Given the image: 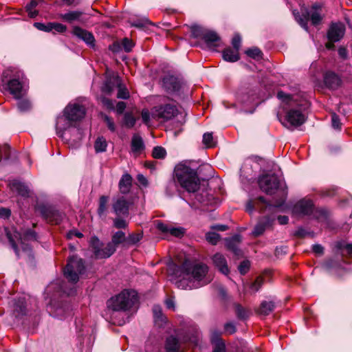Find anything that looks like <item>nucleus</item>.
Masks as SVG:
<instances>
[{
	"label": "nucleus",
	"instance_id": "f257e3e1",
	"mask_svg": "<svg viewBox=\"0 0 352 352\" xmlns=\"http://www.w3.org/2000/svg\"><path fill=\"white\" fill-rule=\"evenodd\" d=\"M174 267L173 274L175 275H177L179 272L188 277L189 283L192 285H187V286L190 289L208 283V282L203 280L208 271V267L205 264L199 263L192 265L188 259H185L179 266L174 265Z\"/></svg>",
	"mask_w": 352,
	"mask_h": 352
},
{
	"label": "nucleus",
	"instance_id": "f03ea898",
	"mask_svg": "<svg viewBox=\"0 0 352 352\" xmlns=\"http://www.w3.org/2000/svg\"><path fill=\"white\" fill-rule=\"evenodd\" d=\"M173 176L176 182L188 192H195L200 188V179L195 169L184 164L175 166Z\"/></svg>",
	"mask_w": 352,
	"mask_h": 352
},
{
	"label": "nucleus",
	"instance_id": "7ed1b4c3",
	"mask_svg": "<svg viewBox=\"0 0 352 352\" xmlns=\"http://www.w3.org/2000/svg\"><path fill=\"white\" fill-rule=\"evenodd\" d=\"M138 301V297L135 291L124 289L109 298L107 301V307L115 312L126 311L130 310Z\"/></svg>",
	"mask_w": 352,
	"mask_h": 352
},
{
	"label": "nucleus",
	"instance_id": "20e7f679",
	"mask_svg": "<svg viewBox=\"0 0 352 352\" xmlns=\"http://www.w3.org/2000/svg\"><path fill=\"white\" fill-rule=\"evenodd\" d=\"M86 272L85 261L76 254L69 256L67 264L63 268L64 277L68 282L76 284L78 282L80 276Z\"/></svg>",
	"mask_w": 352,
	"mask_h": 352
},
{
	"label": "nucleus",
	"instance_id": "39448f33",
	"mask_svg": "<svg viewBox=\"0 0 352 352\" xmlns=\"http://www.w3.org/2000/svg\"><path fill=\"white\" fill-rule=\"evenodd\" d=\"M71 309V305L65 291H63V294L58 298H52L46 306V310L49 314L59 319L65 318L70 313Z\"/></svg>",
	"mask_w": 352,
	"mask_h": 352
},
{
	"label": "nucleus",
	"instance_id": "423d86ee",
	"mask_svg": "<svg viewBox=\"0 0 352 352\" xmlns=\"http://www.w3.org/2000/svg\"><path fill=\"white\" fill-rule=\"evenodd\" d=\"M287 192L285 190L281 191V195L278 199L274 200V203L272 204L267 201L263 196H259L254 201L249 200L246 204V210L250 213L252 212L256 206L259 209V212L263 213L266 209L271 210L273 208H278L283 206L287 199Z\"/></svg>",
	"mask_w": 352,
	"mask_h": 352
},
{
	"label": "nucleus",
	"instance_id": "0eeeda50",
	"mask_svg": "<svg viewBox=\"0 0 352 352\" xmlns=\"http://www.w3.org/2000/svg\"><path fill=\"white\" fill-rule=\"evenodd\" d=\"M302 106L309 107V104L305 101L304 104H298L297 108H291L287 111L285 115L287 124L283 123V126L290 131H294V128L299 127L306 122L307 117L302 113L305 107L302 108Z\"/></svg>",
	"mask_w": 352,
	"mask_h": 352
},
{
	"label": "nucleus",
	"instance_id": "6e6552de",
	"mask_svg": "<svg viewBox=\"0 0 352 352\" xmlns=\"http://www.w3.org/2000/svg\"><path fill=\"white\" fill-rule=\"evenodd\" d=\"M36 210L39 212L43 219L51 224H60L64 217V213L53 206L41 204L36 206Z\"/></svg>",
	"mask_w": 352,
	"mask_h": 352
},
{
	"label": "nucleus",
	"instance_id": "1a4fd4ad",
	"mask_svg": "<svg viewBox=\"0 0 352 352\" xmlns=\"http://www.w3.org/2000/svg\"><path fill=\"white\" fill-rule=\"evenodd\" d=\"M258 184L261 190L267 195H274L280 188V179L275 173H266L259 176Z\"/></svg>",
	"mask_w": 352,
	"mask_h": 352
},
{
	"label": "nucleus",
	"instance_id": "9d476101",
	"mask_svg": "<svg viewBox=\"0 0 352 352\" xmlns=\"http://www.w3.org/2000/svg\"><path fill=\"white\" fill-rule=\"evenodd\" d=\"M63 114L69 122V126H72V122L80 121L85 117L86 110L83 105L79 104H68L64 109Z\"/></svg>",
	"mask_w": 352,
	"mask_h": 352
},
{
	"label": "nucleus",
	"instance_id": "9b49d317",
	"mask_svg": "<svg viewBox=\"0 0 352 352\" xmlns=\"http://www.w3.org/2000/svg\"><path fill=\"white\" fill-rule=\"evenodd\" d=\"M183 85L182 79L172 74L165 75L162 78V87L169 94H178Z\"/></svg>",
	"mask_w": 352,
	"mask_h": 352
},
{
	"label": "nucleus",
	"instance_id": "f8f14e48",
	"mask_svg": "<svg viewBox=\"0 0 352 352\" xmlns=\"http://www.w3.org/2000/svg\"><path fill=\"white\" fill-rule=\"evenodd\" d=\"M348 261H344L339 256L334 257H330L326 258L321 264L322 267L329 274L333 273V274L338 277L341 278L342 275L340 273V271L344 270V263H348Z\"/></svg>",
	"mask_w": 352,
	"mask_h": 352
},
{
	"label": "nucleus",
	"instance_id": "ddd939ff",
	"mask_svg": "<svg viewBox=\"0 0 352 352\" xmlns=\"http://www.w3.org/2000/svg\"><path fill=\"white\" fill-rule=\"evenodd\" d=\"M177 113L178 109L175 105L166 104L155 107L153 116L163 121H168L176 116Z\"/></svg>",
	"mask_w": 352,
	"mask_h": 352
},
{
	"label": "nucleus",
	"instance_id": "4468645a",
	"mask_svg": "<svg viewBox=\"0 0 352 352\" xmlns=\"http://www.w3.org/2000/svg\"><path fill=\"white\" fill-rule=\"evenodd\" d=\"M242 241V236L239 234H235L231 237L225 239V246L226 249L232 252L236 259L243 257V252L239 246Z\"/></svg>",
	"mask_w": 352,
	"mask_h": 352
},
{
	"label": "nucleus",
	"instance_id": "2eb2a0df",
	"mask_svg": "<svg viewBox=\"0 0 352 352\" xmlns=\"http://www.w3.org/2000/svg\"><path fill=\"white\" fill-rule=\"evenodd\" d=\"M346 28L341 22L331 23L327 30V37L329 41L339 42L344 36Z\"/></svg>",
	"mask_w": 352,
	"mask_h": 352
},
{
	"label": "nucleus",
	"instance_id": "dca6fc26",
	"mask_svg": "<svg viewBox=\"0 0 352 352\" xmlns=\"http://www.w3.org/2000/svg\"><path fill=\"white\" fill-rule=\"evenodd\" d=\"M274 221V218L270 215H265L261 217L258 223L254 226L252 235L254 237H258L261 236L265 230L272 226Z\"/></svg>",
	"mask_w": 352,
	"mask_h": 352
},
{
	"label": "nucleus",
	"instance_id": "f3484780",
	"mask_svg": "<svg viewBox=\"0 0 352 352\" xmlns=\"http://www.w3.org/2000/svg\"><path fill=\"white\" fill-rule=\"evenodd\" d=\"M72 33L75 36L83 41L90 47L94 48L95 47L96 40L94 34L91 32L79 26H74Z\"/></svg>",
	"mask_w": 352,
	"mask_h": 352
},
{
	"label": "nucleus",
	"instance_id": "a211bd4d",
	"mask_svg": "<svg viewBox=\"0 0 352 352\" xmlns=\"http://www.w3.org/2000/svg\"><path fill=\"white\" fill-rule=\"evenodd\" d=\"M323 82L326 88L336 90L342 85V80L334 72L328 71L323 75Z\"/></svg>",
	"mask_w": 352,
	"mask_h": 352
},
{
	"label": "nucleus",
	"instance_id": "6ab92c4d",
	"mask_svg": "<svg viewBox=\"0 0 352 352\" xmlns=\"http://www.w3.org/2000/svg\"><path fill=\"white\" fill-rule=\"evenodd\" d=\"M12 314L21 318L27 314V303L25 297L20 296L12 300Z\"/></svg>",
	"mask_w": 352,
	"mask_h": 352
},
{
	"label": "nucleus",
	"instance_id": "aec40b11",
	"mask_svg": "<svg viewBox=\"0 0 352 352\" xmlns=\"http://www.w3.org/2000/svg\"><path fill=\"white\" fill-rule=\"evenodd\" d=\"M130 201L126 200L124 197H120L113 204L112 208L118 217L121 215L127 217L129 214Z\"/></svg>",
	"mask_w": 352,
	"mask_h": 352
},
{
	"label": "nucleus",
	"instance_id": "412c9836",
	"mask_svg": "<svg viewBox=\"0 0 352 352\" xmlns=\"http://www.w3.org/2000/svg\"><path fill=\"white\" fill-rule=\"evenodd\" d=\"M314 210V205L311 200L301 199L293 208V212L297 214L310 215Z\"/></svg>",
	"mask_w": 352,
	"mask_h": 352
},
{
	"label": "nucleus",
	"instance_id": "4be33fe9",
	"mask_svg": "<svg viewBox=\"0 0 352 352\" xmlns=\"http://www.w3.org/2000/svg\"><path fill=\"white\" fill-rule=\"evenodd\" d=\"M335 255L339 256L344 261L352 258V243L345 244L342 241H337L335 244Z\"/></svg>",
	"mask_w": 352,
	"mask_h": 352
},
{
	"label": "nucleus",
	"instance_id": "5701e85b",
	"mask_svg": "<svg viewBox=\"0 0 352 352\" xmlns=\"http://www.w3.org/2000/svg\"><path fill=\"white\" fill-rule=\"evenodd\" d=\"M256 94L254 90H240L237 93L236 100L244 107L252 104L256 99Z\"/></svg>",
	"mask_w": 352,
	"mask_h": 352
},
{
	"label": "nucleus",
	"instance_id": "b1692460",
	"mask_svg": "<svg viewBox=\"0 0 352 352\" xmlns=\"http://www.w3.org/2000/svg\"><path fill=\"white\" fill-rule=\"evenodd\" d=\"M212 260L215 267L223 274L228 275L230 269L225 256L221 253L214 254Z\"/></svg>",
	"mask_w": 352,
	"mask_h": 352
},
{
	"label": "nucleus",
	"instance_id": "393cba45",
	"mask_svg": "<svg viewBox=\"0 0 352 352\" xmlns=\"http://www.w3.org/2000/svg\"><path fill=\"white\" fill-rule=\"evenodd\" d=\"M202 41L208 47H217L219 46L221 37L215 31L207 29Z\"/></svg>",
	"mask_w": 352,
	"mask_h": 352
},
{
	"label": "nucleus",
	"instance_id": "a878e982",
	"mask_svg": "<svg viewBox=\"0 0 352 352\" xmlns=\"http://www.w3.org/2000/svg\"><path fill=\"white\" fill-rule=\"evenodd\" d=\"M133 177L127 173L123 174L119 181L118 188L121 194L126 195L131 191Z\"/></svg>",
	"mask_w": 352,
	"mask_h": 352
},
{
	"label": "nucleus",
	"instance_id": "bb28decb",
	"mask_svg": "<svg viewBox=\"0 0 352 352\" xmlns=\"http://www.w3.org/2000/svg\"><path fill=\"white\" fill-rule=\"evenodd\" d=\"M10 93L16 99H21L23 96V85L19 79L13 78L8 83Z\"/></svg>",
	"mask_w": 352,
	"mask_h": 352
},
{
	"label": "nucleus",
	"instance_id": "cd10ccee",
	"mask_svg": "<svg viewBox=\"0 0 352 352\" xmlns=\"http://www.w3.org/2000/svg\"><path fill=\"white\" fill-rule=\"evenodd\" d=\"M164 349L166 352H179L180 342L179 338L173 335L168 336L165 340Z\"/></svg>",
	"mask_w": 352,
	"mask_h": 352
},
{
	"label": "nucleus",
	"instance_id": "c85d7f7f",
	"mask_svg": "<svg viewBox=\"0 0 352 352\" xmlns=\"http://www.w3.org/2000/svg\"><path fill=\"white\" fill-rule=\"evenodd\" d=\"M10 186L13 190H15L20 196L23 197H30V189L25 183L17 179H14L10 183Z\"/></svg>",
	"mask_w": 352,
	"mask_h": 352
},
{
	"label": "nucleus",
	"instance_id": "c756f323",
	"mask_svg": "<svg viewBox=\"0 0 352 352\" xmlns=\"http://www.w3.org/2000/svg\"><path fill=\"white\" fill-rule=\"evenodd\" d=\"M116 251V248L115 245L109 242L104 248H101L100 250L96 252V256L94 258L96 259L107 258L113 254Z\"/></svg>",
	"mask_w": 352,
	"mask_h": 352
},
{
	"label": "nucleus",
	"instance_id": "7c9ffc66",
	"mask_svg": "<svg viewBox=\"0 0 352 352\" xmlns=\"http://www.w3.org/2000/svg\"><path fill=\"white\" fill-rule=\"evenodd\" d=\"M276 308L275 302L272 300L266 301L263 300L261 302L260 306L256 310V314L262 316H268L272 311H274Z\"/></svg>",
	"mask_w": 352,
	"mask_h": 352
},
{
	"label": "nucleus",
	"instance_id": "2f4dec72",
	"mask_svg": "<svg viewBox=\"0 0 352 352\" xmlns=\"http://www.w3.org/2000/svg\"><path fill=\"white\" fill-rule=\"evenodd\" d=\"M222 58L226 62L235 63L240 59L239 51L228 47L222 51Z\"/></svg>",
	"mask_w": 352,
	"mask_h": 352
},
{
	"label": "nucleus",
	"instance_id": "473e14b6",
	"mask_svg": "<svg viewBox=\"0 0 352 352\" xmlns=\"http://www.w3.org/2000/svg\"><path fill=\"white\" fill-rule=\"evenodd\" d=\"M131 147L133 153H140L144 150L145 145L142 137L134 134L132 137Z\"/></svg>",
	"mask_w": 352,
	"mask_h": 352
},
{
	"label": "nucleus",
	"instance_id": "72a5a7b5",
	"mask_svg": "<svg viewBox=\"0 0 352 352\" xmlns=\"http://www.w3.org/2000/svg\"><path fill=\"white\" fill-rule=\"evenodd\" d=\"M302 16L307 21L310 20L311 24L314 26L320 24L322 21V16L318 12H309V10H306L302 13Z\"/></svg>",
	"mask_w": 352,
	"mask_h": 352
},
{
	"label": "nucleus",
	"instance_id": "f704fd0d",
	"mask_svg": "<svg viewBox=\"0 0 352 352\" xmlns=\"http://www.w3.org/2000/svg\"><path fill=\"white\" fill-rule=\"evenodd\" d=\"M207 29L201 25L193 24L190 27V37L202 40Z\"/></svg>",
	"mask_w": 352,
	"mask_h": 352
},
{
	"label": "nucleus",
	"instance_id": "c9c22d12",
	"mask_svg": "<svg viewBox=\"0 0 352 352\" xmlns=\"http://www.w3.org/2000/svg\"><path fill=\"white\" fill-rule=\"evenodd\" d=\"M137 121V118L133 116L132 112H125L123 115L122 120V126L127 129L133 128Z\"/></svg>",
	"mask_w": 352,
	"mask_h": 352
},
{
	"label": "nucleus",
	"instance_id": "e433bc0d",
	"mask_svg": "<svg viewBox=\"0 0 352 352\" xmlns=\"http://www.w3.org/2000/svg\"><path fill=\"white\" fill-rule=\"evenodd\" d=\"M126 236L125 233L122 230H119L112 235L111 243H113L116 248L121 244L126 245Z\"/></svg>",
	"mask_w": 352,
	"mask_h": 352
},
{
	"label": "nucleus",
	"instance_id": "4c0bfd02",
	"mask_svg": "<svg viewBox=\"0 0 352 352\" xmlns=\"http://www.w3.org/2000/svg\"><path fill=\"white\" fill-rule=\"evenodd\" d=\"M245 54L250 58L255 60H260L263 59V53L258 47H253L247 49L245 51Z\"/></svg>",
	"mask_w": 352,
	"mask_h": 352
},
{
	"label": "nucleus",
	"instance_id": "58836bf2",
	"mask_svg": "<svg viewBox=\"0 0 352 352\" xmlns=\"http://www.w3.org/2000/svg\"><path fill=\"white\" fill-rule=\"evenodd\" d=\"M143 237V232H132L126 238V245L132 246L136 245Z\"/></svg>",
	"mask_w": 352,
	"mask_h": 352
},
{
	"label": "nucleus",
	"instance_id": "ea45409f",
	"mask_svg": "<svg viewBox=\"0 0 352 352\" xmlns=\"http://www.w3.org/2000/svg\"><path fill=\"white\" fill-rule=\"evenodd\" d=\"M109 201V197L106 195H102L99 198L98 208L97 213L99 217H102L104 216V213L107 209V203Z\"/></svg>",
	"mask_w": 352,
	"mask_h": 352
},
{
	"label": "nucleus",
	"instance_id": "a19ab883",
	"mask_svg": "<svg viewBox=\"0 0 352 352\" xmlns=\"http://www.w3.org/2000/svg\"><path fill=\"white\" fill-rule=\"evenodd\" d=\"M115 86V80H113L111 78H107L101 87V91L102 93L109 96L112 94Z\"/></svg>",
	"mask_w": 352,
	"mask_h": 352
},
{
	"label": "nucleus",
	"instance_id": "79ce46f5",
	"mask_svg": "<svg viewBox=\"0 0 352 352\" xmlns=\"http://www.w3.org/2000/svg\"><path fill=\"white\" fill-rule=\"evenodd\" d=\"M82 14V12L78 10L70 11L63 14L62 19L64 21L71 23L74 21L78 20Z\"/></svg>",
	"mask_w": 352,
	"mask_h": 352
},
{
	"label": "nucleus",
	"instance_id": "37998d69",
	"mask_svg": "<svg viewBox=\"0 0 352 352\" xmlns=\"http://www.w3.org/2000/svg\"><path fill=\"white\" fill-rule=\"evenodd\" d=\"M107 142L103 136L98 137L94 143V148L96 153H103L106 151Z\"/></svg>",
	"mask_w": 352,
	"mask_h": 352
},
{
	"label": "nucleus",
	"instance_id": "c03bdc74",
	"mask_svg": "<svg viewBox=\"0 0 352 352\" xmlns=\"http://www.w3.org/2000/svg\"><path fill=\"white\" fill-rule=\"evenodd\" d=\"M11 147L8 144L0 145V162L3 160L8 161L10 159Z\"/></svg>",
	"mask_w": 352,
	"mask_h": 352
},
{
	"label": "nucleus",
	"instance_id": "a18cd8bd",
	"mask_svg": "<svg viewBox=\"0 0 352 352\" xmlns=\"http://www.w3.org/2000/svg\"><path fill=\"white\" fill-rule=\"evenodd\" d=\"M6 236L8 239V241H9L12 248L13 249L17 258H19V257H20L19 248L18 247L16 242L15 241L11 232L7 228L6 229Z\"/></svg>",
	"mask_w": 352,
	"mask_h": 352
},
{
	"label": "nucleus",
	"instance_id": "49530a36",
	"mask_svg": "<svg viewBox=\"0 0 352 352\" xmlns=\"http://www.w3.org/2000/svg\"><path fill=\"white\" fill-rule=\"evenodd\" d=\"M166 154L167 153L166 149L162 146H157L153 148L152 156L155 159H164L166 156Z\"/></svg>",
	"mask_w": 352,
	"mask_h": 352
},
{
	"label": "nucleus",
	"instance_id": "de8ad7c7",
	"mask_svg": "<svg viewBox=\"0 0 352 352\" xmlns=\"http://www.w3.org/2000/svg\"><path fill=\"white\" fill-rule=\"evenodd\" d=\"M236 317L241 320H245L248 318L247 310L240 304H236L234 306Z\"/></svg>",
	"mask_w": 352,
	"mask_h": 352
},
{
	"label": "nucleus",
	"instance_id": "09e8293b",
	"mask_svg": "<svg viewBox=\"0 0 352 352\" xmlns=\"http://www.w3.org/2000/svg\"><path fill=\"white\" fill-rule=\"evenodd\" d=\"M120 43L122 45V50H124L126 53L131 52L135 46V43L127 37L123 38L121 40Z\"/></svg>",
	"mask_w": 352,
	"mask_h": 352
},
{
	"label": "nucleus",
	"instance_id": "8fccbe9b",
	"mask_svg": "<svg viewBox=\"0 0 352 352\" xmlns=\"http://www.w3.org/2000/svg\"><path fill=\"white\" fill-rule=\"evenodd\" d=\"M100 116L102 120L105 122L108 129L111 132H115L116 127L113 119L104 113H101Z\"/></svg>",
	"mask_w": 352,
	"mask_h": 352
},
{
	"label": "nucleus",
	"instance_id": "3c124183",
	"mask_svg": "<svg viewBox=\"0 0 352 352\" xmlns=\"http://www.w3.org/2000/svg\"><path fill=\"white\" fill-rule=\"evenodd\" d=\"M153 315L155 322H160L161 326L166 323L167 318L163 314L162 309L160 307H155L153 309Z\"/></svg>",
	"mask_w": 352,
	"mask_h": 352
},
{
	"label": "nucleus",
	"instance_id": "603ef678",
	"mask_svg": "<svg viewBox=\"0 0 352 352\" xmlns=\"http://www.w3.org/2000/svg\"><path fill=\"white\" fill-rule=\"evenodd\" d=\"M52 22H48L47 23H43L41 22H35L33 25L37 30L40 31H43L45 32H50L52 31Z\"/></svg>",
	"mask_w": 352,
	"mask_h": 352
},
{
	"label": "nucleus",
	"instance_id": "864d4df0",
	"mask_svg": "<svg viewBox=\"0 0 352 352\" xmlns=\"http://www.w3.org/2000/svg\"><path fill=\"white\" fill-rule=\"evenodd\" d=\"M21 240H23L25 241H36L37 240V233L32 230V229H27L23 232V237L21 238Z\"/></svg>",
	"mask_w": 352,
	"mask_h": 352
},
{
	"label": "nucleus",
	"instance_id": "5fc2aeb1",
	"mask_svg": "<svg viewBox=\"0 0 352 352\" xmlns=\"http://www.w3.org/2000/svg\"><path fill=\"white\" fill-rule=\"evenodd\" d=\"M153 25L148 19H136L131 23V26L136 28L143 30L146 25Z\"/></svg>",
	"mask_w": 352,
	"mask_h": 352
},
{
	"label": "nucleus",
	"instance_id": "6e6d98bb",
	"mask_svg": "<svg viewBox=\"0 0 352 352\" xmlns=\"http://www.w3.org/2000/svg\"><path fill=\"white\" fill-rule=\"evenodd\" d=\"M250 261L248 259H245L243 261H241L238 266V270L240 274L242 276L245 275L250 270Z\"/></svg>",
	"mask_w": 352,
	"mask_h": 352
},
{
	"label": "nucleus",
	"instance_id": "4d7b16f0",
	"mask_svg": "<svg viewBox=\"0 0 352 352\" xmlns=\"http://www.w3.org/2000/svg\"><path fill=\"white\" fill-rule=\"evenodd\" d=\"M90 245L92 248L94 256H96V252L100 250L102 246V243L96 236H94L91 238Z\"/></svg>",
	"mask_w": 352,
	"mask_h": 352
},
{
	"label": "nucleus",
	"instance_id": "13d9d810",
	"mask_svg": "<svg viewBox=\"0 0 352 352\" xmlns=\"http://www.w3.org/2000/svg\"><path fill=\"white\" fill-rule=\"evenodd\" d=\"M21 246L23 252H25L28 254L29 259L33 260L34 258V256L32 250V247L30 244L25 243V241L23 240H21Z\"/></svg>",
	"mask_w": 352,
	"mask_h": 352
},
{
	"label": "nucleus",
	"instance_id": "bf43d9fd",
	"mask_svg": "<svg viewBox=\"0 0 352 352\" xmlns=\"http://www.w3.org/2000/svg\"><path fill=\"white\" fill-rule=\"evenodd\" d=\"M220 235L214 232H209L206 234V240L212 245H217L220 240Z\"/></svg>",
	"mask_w": 352,
	"mask_h": 352
},
{
	"label": "nucleus",
	"instance_id": "052dcab7",
	"mask_svg": "<svg viewBox=\"0 0 352 352\" xmlns=\"http://www.w3.org/2000/svg\"><path fill=\"white\" fill-rule=\"evenodd\" d=\"M17 107L21 112H26L31 109V103L28 100H19L17 102Z\"/></svg>",
	"mask_w": 352,
	"mask_h": 352
},
{
	"label": "nucleus",
	"instance_id": "680f3d73",
	"mask_svg": "<svg viewBox=\"0 0 352 352\" xmlns=\"http://www.w3.org/2000/svg\"><path fill=\"white\" fill-rule=\"evenodd\" d=\"M128 225L126 221L122 218L117 217L113 219V227L116 229H126Z\"/></svg>",
	"mask_w": 352,
	"mask_h": 352
},
{
	"label": "nucleus",
	"instance_id": "e2e57ef3",
	"mask_svg": "<svg viewBox=\"0 0 352 352\" xmlns=\"http://www.w3.org/2000/svg\"><path fill=\"white\" fill-rule=\"evenodd\" d=\"M203 144H205L207 147H213L214 144H213V135L212 133H205L203 135Z\"/></svg>",
	"mask_w": 352,
	"mask_h": 352
},
{
	"label": "nucleus",
	"instance_id": "0e129e2a",
	"mask_svg": "<svg viewBox=\"0 0 352 352\" xmlns=\"http://www.w3.org/2000/svg\"><path fill=\"white\" fill-rule=\"evenodd\" d=\"M263 283V277L261 276H257L254 281L251 283L250 288L253 289L254 292H258L259 289L262 287Z\"/></svg>",
	"mask_w": 352,
	"mask_h": 352
},
{
	"label": "nucleus",
	"instance_id": "69168bd1",
	"mask_svg": "<svg viewBox=\"0 0 352 352\" xmlns=\"http://www.w3.org/2000/svg\"><path fill=\"white\" fill-rule=\"evenodd\" d=\"M212 352H226V344L223 339H219L214 343Z\"/></svg>",
	"mask_w": 352,
	"mask_h": 352
},
{
	"label": "nucleus",
	"instance_id": "338daca9",
	"mask_svg": "<svg viewBox=\"0 0 352 352\" xmlns=\"http://www.w3.org/2000/svg\"><path fill=\"white\" fill-rule=\"evenodd\" d=\"M186 230L184 228H170V234L175 237L181 238L185 234Z\"/></svg>",
	"mask_w": 352,
	"mask_h": 352
},
{
	"label": "nucleus",
	"instance_id": "774afa93",
	"mask_svg": "<svg viewBox=\"0 0 352 352\" xmlns=\"http://www.w3.org/2000/svg\"><path fill=\"white\" fill-rule=\"evenodd\" d=\"M129 92L126 87H122L120 85H118V91L117 98L126 100L129 98Z\"/></svg>",
	"mask_w": 352,
	"mask_h": 352
}]
</instances>
